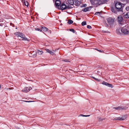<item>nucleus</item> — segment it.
Here are the masks:
<instances>
[{"mask_svg":"<svg viewBox=\"0 0 129 129\" xmlns=\"http://www.w3.org/2000/svg\"><path fill=\"white\" fill-rule=\"evenodd\" d=\"M24 101V102H28V103H29V102H33V101Z\"/></svg>","mask_w":129,"mask_h":129,"instance_id":"31","label":"nucleus"},{"mask_svg":"<svg viewBox=\"0 0 129 129\" xmlns=\"http://www.w3.org/2000/svg\"><path fill=\"white\" fill-rule=\"evenodd\" d=\"M114 11V10H112V11L113 12H114L113 11Z\"/></svg>","mask_w":129,"mask_h":129,"instance_id":"43","label":"nucleus"},{"mask_svg":"<svg viewBox=\"0 0 129 129\" xmlns=\"http://www.w3.org/2000/svg\"><path fill=\"white\" fill-rule=\"evenodd\" d=\"M35 29L36 30H37L38 31H39L40 32L42 31V30L40 29L39 28H35Z\"/></svg>","mask_w":129,"mask_h":129,"instance_id":"27","label":"nucleus"},{"mask_svg":"<svg viewBox=\"0 0 129 129\" xmlns=\"http://www.w3.org/2000/svg\"><path fill=\"white\" fill-rule=\"evenodd\" d=\"M23 3L24 4L25 6H28V3L27 1L25 2V0H24Z\"/></svg>","mask_w":129,"mask_h":129,"instance_id":"22","label":"nucleus"},{"mask_svg":"<svg viewBox=\"0 0 129 129\" xmlns=\"http://www.w3.org/2000/svg\"><path fill=\"white\" fill-rule=\"evenodd\" d=\"M69 31H70L72 32H74L75 31H75L74 29H68V31H69Z\"/></svg>","mask_w":129,"mask_h":129,"instance_id":"25","label":"nucleus"},{"mask_svg":"<svg viewBox=\"0 0 129 129\" xmlns=\"http://www.w3.org/2000/svg\"><path fill=\"white\" fill-rule=\"evenodd\" d=\"M16 36L18 37V39L20 40H24L26 41H28L29 40L28 39L22 34H16Z\"/></svg>","mask_w":129,"mask_h":129,"instance_id":"2","label":"nucleus"},{"mask_svg":"<svg viewBox=\"0 0 129 129\" xmlns=\"http://www.w3.org/2000/svg\"><path fill=\"white\" fill-rule=\"evenodd\" d=\"M3 18H1L0 19V22H3Z\"/></svg>","mask_w":129,"mask_h":129,"instance_id":"34","label":"nucleus"},{"mask_svg":"<svg viewBox=\"0 0 129 129\" xmlns=\"http://www.w3.org/2000/svg\"><path fill=\"white\" fill-rule=\"evenodd\" d=\"M127 108L126 107H114V108L116 109V110H120L122 109H126Z\"/></svg>","mask_w":129,"mask_h":129,"instance_id":"9","label":"nucleus"},{"mask_svg":"<svg viewBox=\"0 0 129 129\" xmlns=\"http://www.w3.org/2000/svg\"><path fill=\"white\" fill-rule=\"evenodd\" d=\"M90 1L91 4L93 5H99V0H90Z\"/></svg>","mask_w":129,"mask_h":129,"instance_id":"4","label":"nucleus"},{"mask_svg":"<svg viewBox=\"0 0 129 129\" xmlns=\"http://www.w3.org/2000/svg\"><path fill=\"white\" fill-rule=\"evenodd\" d=\"M69 3L71 5H73L74 4V2L73 0H68Z\"/></svg>","mask_w":129,"mask_h":129,"instance_id":"17","label":"nucleus"},{"mask_svg":"<svg viewBox=\"0 0 129 129\" xmlns=\"http://www.w3.org/2000/svg\"><path fill=\"white\" fill-rule=\"evenodd\" d=\"M64 61L66 62H69V60H66V59H65V60H64Z\"/></svg>","mask_w":129,"mask_h":129,"instance_id":"36","label":"nucleus"},{"mask_svg":"<svg viewBox=\"0 0 129 129\" xmlns=\"http://www.w3.org/2000/svg\"><path fill=\"white\" fill-rule=\"evenodd\" d=\"M97 50L98 51H99V52H102V51H101V50Z\"/></svg>","mask_w":129,"mask_h":129,"instance_id":"38","label":"nucleus"},{"mask_svg":"<svg viewBox=\"0 0 129 129\" xmlns=\"http://www.w3.org/2000/svg\"><path fill=\"white\" fill-rule=\"evenodd\" d=\"M61 4V2L59 0H57L55 2V4L56 6H59Z\"/></svg>","mask_w":129,"mask_h":129,"instance_id":"14","label":"nucleus"},{"mask_svg":"<svg viewBox=\"0 0 129 129\" xmlns=\"http://www.w3.org/2000/svg\"><path fill=\"white\" fill-rule=\"evenodd\" d=\"M60 9L62 10H64L67 9H69L70 7L68 6H67L66 5L64 4H61L60 6Z\"/></svg>","mask_w":129,"mask_h":129,"instance_id":"7","label":"nucleus"},{"mask_svg":"<svg viewBox=\"0 0 129 129\" xmlns=\"http://www.w3.org/2000/svg\"><path fill=\"white\" fill-rule=\"evenodd\" d=\"M87 27L88 28L90 29L91 28V26L89 25H87Z\"/></svg>","mask_w":129,"mask_h":129,"instance_id":"32","label":"nucleus"},{"mask_svg":"<svg viewBox=\"0 0 129 129\" xmlns=\"http://www.w3.org/2000/svg\"><path fill=\"white\" fill-rule=\"evenodd\" d=\"M114 11V10H112V11L113 12H114L113 11Z\"/></svg>","mask_w":129,"mask_h":129,"instance_id":"42","label":"nucleus"},{"mask_svg":"<svg viewBox=\"0 0 129 129\" xmlns=\"http://www.w3.org/2000/svg\"><path fill=\"white\" fill-rule=\"evenodd\" d=\"M32 89V88L29 86L26 87L22 90V91L24 92H26L29 91Z\"/></svg>","mask_w":129,"mask_h":129,"instance_id":"6","label":"nucleus"},{"mask_svg":"<svg viewBox=\"0 0 129 129\" xmlns=\"http://www.w3.org/2000/svg\"><path fill=\"white\" fill-rule=\"evenodd\" d=\"M73 21L70 20H68V23L69 24H71L72 23H73Z\"/></svg>","mask_w":129,"mask_h":129,"instance_id":"21","label":"nucleus"},{"mask_svg":"<svg viewBox=\"0 0 129 129\" xmlns=\"http://www.w3.org/2000/svg\"><path fill=\"white\" fill-rule=\"evenodd\" d=\"M22 2H23V0H22Z\"/></svg>","mask_w":129,"mask_h":129,"instance_id":"44","label":"nucleus"},{"mask_svg":"<svg viewBox=\"0 0 129 129\" xmlns=\"http://www.w3.org/2000/svg\"><path fill=\"white\" fill-rule=\"evenodd\" d=\"M86 24V22L85 21H84L82 23V25L83 26Z\"/></svg>","mask_w":129,"mask_h":129,"instance_id":"24","label":"nucleus"},{"mask_svg":"<svg viewBox=\"0 0 129 129\" xmlns=\"http://www.w3.org/2000/svg\"><path fill=\"white\" fill-rule=\"evenodd\" d=\"M5 89H6L7 90H8L9 89H10V88H6Z\"/></svg>","mask_w":129,"mask_h":129,"instance_id":"37","label":"nucleus"},{"mask_svg":"<svg viewBox=\"0 0 129 129\" xmlns=\"http://www.w3.org/2000/svg\"><path fill=\"white\" fill-rule=\"evenodd\" d=\"M117 35L120 36L129 35V33H117Z\"/></svg>","mask_w":129,"mask_h":129,"instance_id":"12","label":"nucleus"},{"mask_svg":"<svg viewBox=\"0 0 129 129\" xmlns=\"http://www.w3.org/2000/svg\"><path fill=\"white\" fill-rule=\"evenodd\" d=\"M124 17L126 18H129V12L127 13L124 15Z\"/></svg>","mask_w":129,"mask_h":129,"instance_id":"18","label":"nucleus"},{"mask_svg":"<svg viewBox=\"0 0 129 129\" xmlns=\"http://www.w3.org/2000/svg\"><path fill=\"white\" fill-rule=\"evenodd\" d=\"M41 30H42V31H50L49 30H48V29L45 27H42V29Z\"/></svg>","mask_w":129,"mask_h":129,"instance_id":"11","label":"nucleus"},{"mask_svg":"<svg viewBox=\"0 0 129 129\" xmlns=\"http://www.w3.org/2000/svg\"><path fill=\"white\" fill-rule=\"evenodd\" d=\"M89 8H85L83 9L82 10L84 12H86L89 11Z\"/></svg>","mask_w":129,"mask_h":129,"instance_id":"20","label":"nucleus"},{"mask_svg":"<svg viewBox=\"0 0 129 129\" xmlns=\"http://www.w3.org/2000/svg\"><path fill=\"white\" fill-rule=\"evenodd\" d=\"M54 50H53V51H51L50 50L49 53L52 55H53V54H54Z\"/></svg>","mask_w":129,"mask_h":129,"instance_id":"28","label":"nucleus"},{"mask_svg":"<svg viewBox=\"0 0 129 129\" xmlns=\"http://www.w3.org/2000/svg\"><path fill=\"white\" fill-rule=\"evenodd\" d=\"M93 79H95L96 80L98 81H99V79H96V78H95L94 77H92Z\"/></svg>","mask_w":129,"mask_h":129,"instance_id":"33","label":"nucleus"},{"mask_svg":"<svg viewBox=\"0 0 129 129\" xmlns=\"http://www.w3.org/2000/svg\"><path fill=\"white\" fill-rule=\"evenodd\" d=\"M104 1H105V2H107V1L108 0H104Z\"/></svg>","mask_w":129,"mask_h":129,"instance_id":"40","label":"nucleus"},{"mask_svg":"<svg viewBox=\"0 0 129 129\" xmlns=\"http://www.w3.org/2000/svg\"><path fill=\"white\" fill-rule=\"evenodd\" d=\"M107 21L110 28H113L114 27V22L115 21V18L111 17H109L107 19Z\"/></svg>","mask_w":129,"mask_h":129,"instance_id":"1","label":"nucleus"},{"mask_svg":"<svg viewBox=\"0 0 129 129\" xmlns=\"http://www.w3.org/2000/svg\"><path fill=\"white\" fill-rule=\"evenodd\" d=\"M115 7L116 9L120 10L122 7V4L120 3H116L115 4Z\"/></svg>","mask_w":129,"mask_h":129,"instance_id":"5","label":"nucleus"},{"mask_svg":"<svg viewBox=\"0 0 129 129\" xmlns=\"http://www.w3.org/2000/svg\"><path fill=\"white\" fill-rule=\"evenodd\" d=\"M28 55L31 57H35L36 56L37 52L35 51H34L32 53L29 52Z\"/></svg>","mask_w":129,"mask_h":129,"instance_id":"8","label":"nucleus"},{"mask_svg":"<svg viewBox=\"0 0 129 129\" xmlns=\"http://www.w3.org/2000/svg\"><path fill=\"white\" fill-rule=\"evenodd\" d=\"M104 0H99V5L101 4H103L106 3Z\"/></svg>","mask_w":129,"mask_h":129,"instance_id":"15","label":"nucleus"},{"mask_svg":"<svg viewBox=\"0 0 129 129\" xmlns=\"http://www.w3.org/2000/svg\"><path fill=\"white\" fill-rule=\"evenodd\" d=\"M81 116L83 117H88L90 115H84L83 114H81Z\"/></svg>","mask_w":129,"mask_h":129,"instance_id":"30","label":"nucleus"},{"mask_svg":"<svg viewBox=\"0 0 129 129\" xmlns=\"http://www.w3.org/2000/svg\"><path fill=\"white\" fill-rule=\"evenodd\" d=\"M127 115H125L124 116H123L121 117V119L122 120H125L127 117Z\"/></svg>","mask_w":129,"mask_h":129,"instance_id":"19","label":"nucleus"},{"mask_svg":"<svg viewBox=\"0 0 129 129\" xmlns=\"http://www.w3.org/2000/svg\"><path fill=\"white\" fill-rule=\"evenodd\" d=\"M116 31L117 32H120V31L121 32H128L127 30L124 27L118 28Z\"/></svg>","mask_w":129,"mask_h":129,"instance_id":"3","label":"nucleus"},{"mask_svg":"<svg viewBox=\"0 0 129 129\" xmlns=\"http://www.w3.org/2000/svg\"><path fill=\"white\" fill-rule=\"evenodd\" d=\"M0 26H2V24H0Z\"/></svg>","mask_w":129,"mask_h":129,"instance_id":"41","label":"nucleus"},{"mask_svg":"<svg viewBox=\"0 0 129 129\" xmlns=\"http://www.w3.org/2000/svg\"><path fill=\"white\" fill-rule=\"evenodd\" d=\"M118 19L120 23L121 24L123 20V18L121 16H119L118 17Z\"/></svg>","mask_w":129,"mask_h":129,"instance_id":"13","label":"nucleus"},{"mask_svg":"<svg viewBox=\"0 0 129 129\" xmlns=\"http://www.w3.org/2000/svg\"><path fill=\"white\" fill-rule=\"evenodd\" d=\"M102 84L104 85H105L106 86H108L109 87H110L111 88H112L113 87V86L111 84H109L104 81H103L102 83Z\"/></svg>","mask_w":129,"mask_h":129,"instance_id":"10","label":"nucleus"},{"mask_svg":"<svg viewBox=\"0 0 129 129\" xmlns=\"http://www.w3.org/2000/svg\"><path fill=\"white\" fill-rule=\"evenodd\" d=\"M45 50L46 51L47 53H49V52H50V50H49V49H45Z\"/></svg>","mask_w":129,"mask_h":129,"instance_id":"29","label":"nucleus"},{"mask_svg":"<svg viewBox=\"0 0 129 129\" xmlns=\"http://www.w3.org/2000/svg\"><path fill=\"white\" fill-rule=\"evenodd\" d=\"M36 52L39 55H41L43 53L42 51H40L39 50H37Z\"/></svg>","mask_w":129,"mask_h":129,"instance_id":"16","label":"nucleus"},{"mask_svg":"<svg viewBox=\"0 0 129 129\" xmlns=\"http://www.w3.org/2000/svg\"><path fill=\"white\" fill-rule=\"evenodd\" d=\"M129 7H127L126 8V9L128 11V10H129Z\"/></svg>","mask_w":129,"mask_h":129,"instance_id":"35","label":"nucleus"},{"mask_svg":"<svg viewBox=\"0 0 129 129\" xmlns=\"http://www.w3.org/2000/svg\"><path fill=\"white\" fill-rule=\"evenodd\" d=\"M103 120V119H102V118H100L99 119V120L100 121V120Z\"/></svg>","mask_w":129,"mask_h":129,"instance_id":"39","label":"nucleus"},{"mask_svg":"<svg viewBox=\"0 0 129 129\" xmlns=\"http://www.w3.org/2000/svg\"><path fill=\"white\" fill-rule=\"evenodd\" d=\"M101 12H97L95 13L94 15H100V14Z\"/></svg>","mask_w":129,"mask_h":129,"instance_id":"26","label":"nucleus"},{"mask_svg":"<svg viewBox=\"0 0 129 129\" xmlns=\"http://www.w3.org/2000/svg\"><path fill=\"white\" fill-rule=\"evenodd\" d=\"M114 120H121V117H117L114 118Z\"/></svg>","mask_w":129,"mask_h":129,"instance_id":"23","label":"nucleus"}]
</instances>
